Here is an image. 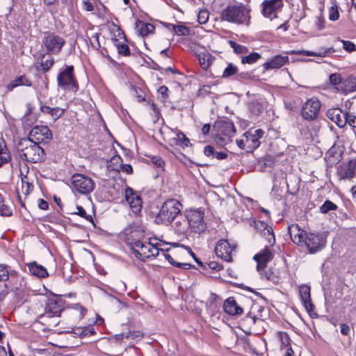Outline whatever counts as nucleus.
<instances>
[{"instance_id":"obj_1","label":"nucleus","mask_w":356,"mask_h":356,"mask_svg":"<svg viewBox=\"0 0 356 356\" xmlns=\"http://www.w3.org/2000/svg\"><path fill=\"white\" fill-rule=\"evenodd\" d=\"M20 156L28 162H41L45 159L44 149L30 138L22 139L17 145Z\"/></svg>"},{"instance_id":"obj_2","label":"nucleus","mask_w":356,"mask_h":356,"mask_svg":"<svg viewBox=\"0 0 356 356\" xmlns=\"http://www.w3.org/2000/svg\"><path fill=\"white\" fill-rule=\"evenodd\" d=\"M181 204L175 199H170L166 200L155 218V220L158 224H163L165 225L172 222L173 219L180 215Z\"/></svg>"},{"instance_id":"obj_3","label":"nucleus","mask_w":356,"mask_h":356,"mask_svg":"<svg viewBox=\"0 0 356 356\" xmlns=\"http://www.w3.org/2000/svg\"><path fill=\"white\" fill-rule=\"evenodd\" d=\"M220 19L222 21L237 24H248L250 15L245 6L242 4L230 5L221 11Z\"/></svg>"},{"instance_id":"obj_4","label":"nucleus","mask_w":356,"mask_h":356,"mask_svg":"<svg viewBox=\"0 0 356 356\" xmlns=\"http://www.w3.org/2000/svg\"><path fill=\"white\" fill-rule=\"evenodd\" d=\"M264 134V131L261 129L254 131L250 130L243 134L241 139L236 140V144L240 149H244L247 152H252L259 147L260 139L263 138Z\"/></svg>"},{"instance_id":"obj_5","label":"nucleus","mask_w":356,"mask_h":356,"mask_svg":"<svg viewBox=\"0 0 356 356\" xmlns=\"http://www.w3.org/2000/svg\"><path fill=\"white\" fill-rule=\"evenodd\" d=\"M214 127L218 129L216 140L218 143L226 145L232 141L236 128L232 121L220 120L216 122Z\"/></svg>"},{"instance_id":"obj_6","label":"nucleus","mask_w":356,"mask_h":356,"mask_svg":"<svg viewBox=\"0 0 356 356\" xmlns=\"http://www.w3.org/2000/svg\"><path fill=\"white\" fill-rule=\"evenodd\" d=\"M42 44L48 54L56 55L60 52L65 40L54 32L46 31L43 33Z\"/></svg>"},{"instance_id":"obj_7","label":"nucleus","mask_w":356,"mask_h":356,"mask_svg":"<svg viewBox=\"0 0 356 356\" xmlns=\"http://www.w3.org/2000/svg\"><path fill=\"white\" fill-rule=\"evenodd\" d=\"M57 82L60 88L76 92L79 89V83L74 74V66H67L60 71L57 76Z\"/></svg>"},{"instance_id":"obj_8","label":"nucleus","mask_w":356,"mask_h":356,"mask_svg":"<svg viewBox=\"0 0 356 356\" xmlns=\"http://www.w3.org/2000/svg\"><path fill=\"white\" fill-rule=\"evenodd\" d=\"M133 253L138 259L145 261L151 257H155L159 254V249L150 242H138Z\"/></svg>"},{"instance_id":"obj_9","label":"nucleus","mask_w":356,"mask_h":356,"mask_svg":"<svg viewBox=\"0 0 356 356\" xmlns=\"http://www.w3.org/2000/svg\"><path fill=\"white\" fill-rule=\"evenodd\" d=\"M73 188L81 194H88L95 188L94 181L88 176L75 174L72 177Z\"/></svg>"},{"instance_id":"obj_10","label":"nucleus","mask_w":356,"mask_h":356,"mask_svg":"<svg viewBox=\"0 0 356 356\" xmlns=\"http://www.w3.org/2000/svg\"><path fill=\"white\" fill-rule=\"evenodd\" d=\"M326 238L323 234L307 233L302 245H305L310 254L321 251L325 245Z\"/></svg>"},{"instance_id":"obj_11","label":"nucleus","mask_w":356,"mask_h":356,"mask_svg":"<svg viewBox=\"0 0 356 356\" xmlns=\"http://www.w3.org/2000/svg\"><path fill=\"white\" fill-rule=\"evenodd\" d=\"M321 106V102L316 98L309 99L302 107L301 115L302 118L308 121L314 120L319 114Z\"/></svg>"},{"instance_id":"obj_12","label":"nucleus","mask_w":356,"mask_h":356,"mask_svg":"<svg viewBox=\"0 0 356 356\" xmlns=\"http://www.w3.org/2000/svg\"><path fill=\"white\" fill-rule=\"evenodd\" d=\"M28 138L37 143L47 142L52 138V134L48 127L35 126L31 130Z\"/></svg>"},{"instance_id":"obj_13","label":"nucleus","mask_w":356,"mask_h":356,"mask_svg":"<svg viewBox=\"0 0 356 356\" xmlns=\"http://www.w3.org/2000/svg\"><path fill=\"white\" fill-rule=\"evenodd\" d=\"M188 220V227H191L193 232L200 233L204 231L206 226L203 222L204 213L200 211H193L186 216Z\"/></svg>"},{"instance_id":"obj_14","label":"nucleus","mask_w":356,"mask_h":356,"mask_svg":"<svg viewBox=\"0 0 356 356\" xmlns=\"http://www.w3.org/2000/svg\"><path fill=\"white\" fill-rule=\"evenodd\" d=\"M283 5V0H265L262 3L263 15L270 19L277 17V13Z\"/></svg>"},{"instance_id":"obj_15","label":"nucleus","mask_w":356,"mask_h":356,"mask_svg":"<svg viewBox=\"0 0 356 356\" xmlns=\"http://www.w3.org/2000/svg\"><path fill=\"white\" fill-rule=\"evenodd\" d=\"M327 117L338 127L342 128L347 124L348 113L338 108H330L327 111Z\"/></svg>"},{"instance_id":"obj_16","label":"nucleus","mask_w":356,"mask_h":356,"mask_svg":"<svg viewBox=\"0 0 356 356\" xmlns=\"http://www.w3.org/2000/svg\"><path fill=\"white\" fill-rule=\"evenodd\" d=\"M235 247L231 246L227 240H220L215 248L217 257L225 261H231L232 259V252Z\"/></svg>"},{"instance_id":"obj_17","label":"nucleus","mask_w":356,"mask_h":356,"mask_svg":"<svg viewBox=\"0 0 356 356\" xmlns=\"http://www.w3.org/2000/svg\"><path fill=\"white\" fill-rule=\"evenodd\" d=\"M172 227L175 234L180 236H185L189 229L188 220L186 216L181 213L173 219Z\"/></svg>"},{"instance_id":"obj_18","label":"nucleus","mask_w":356,"mask_h":356,"mask_svg":"<svg viewBox=\"0 0 356 356\" xmlns=\"http://www.w3.org/2000/svg\"><path fill=\"white\" fill-rule=\"evenodd\" d=\"M356 159H351L347 163L341 164L337 169L341 179H352L355 175Z\"/></svg>"},{"instance_id":"obj_19","label":"nucleus","mask_w":356,"mask_h":356,"mask_svg":"<svg viewBox=\"0 0 356 356\" xmlns=\"http://www.w3.org/2000/svg\"><path fill=\"white\" fill-rule=\"evenodd\" d=\"M330 81L332 84L337 86V88L338 90H341L345 92L354 91L356 88V86L351 83L350 79L342 81L338 74H332L330 76Z\"/></svg>"},{"instance_id":"obj_20","label":"nucleus","mask_w":356,"mask_h":356,"mask_svg":"<svg viewBox=\"0 0 356 356\" xmlns=\"http://www.w3.org/2000/svg\"><path fill=\"white\" fill-rule=\"evenodd\" d=\"M273 258V254L272 251L266 246L260 252L254 256V259L257 262V269L261 270L266 268V264L271 261Z\"/></svg>"},{"instance_id":"obj_21","label":"nucleus","mask_w":356,"mask_h":356,"mask_svg":"<svg viewBox=\"0 0 356 356\" xmlns=\"http://www.w3.org/2000/svg\"><path fill=\"white\" fill-rule=\"evenodd\" d=\"M125 198L134 213H137L140 211L142 207V200L140 197L133 191V189L130 188L126 189Z\"/></svg>"},{"instance_id":"obj_22","label":"nucleus","mask_w":356,"mask_h":356,"mask_svg":"<svg viewBox=\"0 0 356 356\" xmlns=\"http://www.w3.org/2000/svg\"><path fill=\"white\" fill-rule=\"evenodd\" d=\"M288 232L291 241L299 245H302L305 241V236L307 234L303 229L296 224H292L288 227Z\"/></svg>"},{"instance_id":"obj_23","label":"nucleus","mask_w":356,"mask_h":356,"mask_svg":"<svg viewBox=\"0 0 356 356\" xmlns=\"http://www.w3.org/2000/svg\"><path fill=\"white\" fill-rule=\"evenodd\" d=\"M287 63H289L288 56L276 55L264 63L263 67L265 70L279 69Z\"/></svg>"},{"instance_id":"obj_24","label":"nucleus","mask_w":356,"mask_h":356,"mask_svg":"<svg viewBox=\"0 0 356 356\" xmlns=\"http://www.w3.org/2000/svg\"><path fill=\"white\" fill-rule=\"evenodd\" d=\"M62 310L63 307L59 302L56 300L50 299L47 303L44 314L42 315L40 318L58 316Z\"/></svg>"},{"instance_id":"obj_25","label":"nucleus","mask_w":356,"mask_h":356,"mask_svg":"<svg viewBox=\"0 0 356 356\" xmlns=\"http://www.w3.org/2000/svg\"><path fill=\"white\" fill-rule=\"evenodd\" d=\"M301 300L306 310L310 313L314 310V306L312 302L310 287L308 285L302 284L299 289Z\"/></svg>"},{"instance_id":"obj_26","label":"nucleus","mask_w":356,"mask_h":356,"mask_svg":"<svg viewBox=\"0 0 356 356\" xmlns=\"http://www.w3.org/2000/svg\"><path fill=\"white\" fill-rule=\"evenodd\" d=\"M223 309L225 312L231 316L241 315L243 311L233 297H229L225 300Z\"/></svg>"},{"instance_id":"obj_27","label":"nucleus","mask_w":356,"mask_h":356,"mask_svg":"<svg viewBox=\"0 0 356 356\" xmlns=\"http://www.w3.org/2000/svg\"><path fill=\"white\" fill-rule=\"evenodd\" d=\"M141 238H143V234L139 229H134L127 233L125 242L134 250L138 244V242H142Z\"/></svg>"},{"instance_id":"obj_28","label":"nucleus","mask_w":356,"mask_h":356,"mask_svg":"<svg viewBox=\"0 0 356 356\" xmlns=\"http://www.w3.org/2000/svg\"><path fill=\"white\" fill-rule=\"evenodd\" d=\"M40 111L44 114L50 115L54 121H56L64 115L66 109L60 107L51 108L48 106L42 105L40 106Z\"/></svg>"},{"instance_id":"obj_29","label":"nucleus","mask_w":356,"mask_h":356,"mask_svg":"<svg viewBox=\"0 0 356 356\" xmlns=\"http://www.w3.org/2000/svg\"><path fill=\"white\" fill-rule=\"evenodd\" d=\"M259 271L261 273L262 279L272 282L275 284H278L280 281V277L276 269L273 270V268H266V267Z\"/></svg>"},{"instance_id":"obj_30","label":"nucleus","mask_w":356,"mask_h":356,"mask_svg":"<svg viewBox=\"0 0 356 356\" xmlns=\"http://www.w3.org/2000/svg\"><path fill=\"white\" fill-rule=\"evenodd\" d=\"M154 26L153 24L146 23L140 20H138L136 24V32L142 37L147 36L149 33L154 31Z\"/></svg>"},{"instance_id":"obj_31","label":"nucleus","mask_w":356,"mask_h":356,"mask_svg":"<svg viewBox=\"0 0 356 356\" xmlns=\"http://www.w3.org/2000/svg\"><path fill=\"white\" fill-rule=\"evenodd\" d=\"M342 154V150L339 146L333 145L326 152L325 159L328 162L334 163L339 161Z\"/></svg>"},{"instance_id":"obj_32","label":"nucleus","mask_w":356,"mask_h":356,"mask_svg":"<svg viewBox=\"0 0 356 356\" xmlns=\"http://www.w3.org/2000/svg\"><path fill=\"white\" fill-rule=\"evenodd\" d=\"M28 266L30 273L35 276L45 278L49 275L47 269L44 266L37 264L35 261L30 263Z\"/></svg>"},{"instance_id":"obj_33","label":"nucleus","mask_w":356,"mask_h":356,"mask_svg":"<svg viewBox=\"0 0 356 356\" xmlns=\"http://www.w3.org/2000/svg\"><path fill=\"white\" fill-rule=\"evenodd\" d=\"M255 225L256 228H258V226L260 225V228L264 229V236L266 238V240L270 245H273L275 242V238L273 228L271 227H268L267 224L261 221L255 222Z\"/></svg>"},{"instance_id":"obj_34","label":"nucleus","mask_w":356,"mask_h":356,"mask_svg":"<svg viewBox=\"0 0 356 356\" xmlns=\"http://www.w3.org/2000/svg\"><path fill=\"white\" fill-rule=\"evenodd\" d=\"M204 153L207 156L216 158L218 160H222L227 157V154L225 152H217L211 145H207L204 147Z\"/></svg>"},{"instance_id":"obj_35","label":"nucleus","mask_w":356,"mask_h":356,"mask_svg":"<svg viewBox=\"0 0 356 356\" xmlns=\"http://www.w3.org/2000/svg\"><path fill=\"white\" fill-rule=\"evenodd\" d=\"M11 159L10 154L8 151L5 141L0 139V166L8 163Z\"/></svg>"},{"instance_id":"obj_36","label":"nucleus","mask_w":356,"mask_h":356,"mask_svg":"<svg viewBox=\"0 0 356 356\" xmlns=\"http://www.w3.org/2000/svg\"><path fill=\"white\" fill-rule=\"evenodd\" d=\"M214 58L209 53H203L199 55V62L201 67L204 70H207L212 64Z\"/></svg>"},{"instance_id":"obj_37","label":"nucleus","mask_w":356,"mask_h":356,"mask_svg":"<svg viewBox=\"0 0 356 356\" xmlns=\"http://www.w3.org/2000/svg\"><path fill=\"white\" fill-rule=\"evenodd\" d=\"M31 81L26 76H20L8 85V90H13L19 86H31Z\"/></svg>"},{"instance_id":"obj_38","label":"nucleus","mask_w":356,"mask_h":356,"mask_svg":"<svg viewBox=\"0 0 356 356\" xmlns=\"http://www.w3.org/2000/svg\"><path fill=\"white\" fill-rule=\"evenodd\" d=\"M122 164V158L118 156H113L110 161L108 163V168L110 170L117 171L120 172V168Z\"/></svg>"},{"instance_id":"obj_39","label":"nucleus","mask_w":356,"mask_h":356,"mask_svg":"<svg viewBox=\"0 0 356 356\" xmlns=\"http://www.w3.org/2000/svg\"><path fill=\"white\" fill-rule=\"evenodd\" d=\"M73 332L81 338H83L87 336L92 335L95 333L94 328L92 327H78L74 329Z\"/></svg>"},{"instance_id":"obj_40","label":"nucleus","mask_w":356,"mask_h":356,"mask_svg":"<svg viewBox=\"0 0 356 356\" xmlns=\"http://www.w3.org/2000/svg\"><path fill=\"white\" fill-rule=\"evenodd\" d=\"M238 72V67L233 63H229L227 66L225 68L222 77L227 79L233 75L236 74Z\"/></svg>"},{"instance_id":"obj_41","label":"nucleus","mask_w":356,"mask_h":356,"mask_svg":"<svg viewBox=\"0 0 356 356\" xmlns=\"http://www.w3.org/2000/svg\"><path fill=\"white\" fill-rule=\"evenodd\" d=\"M249 110L252 114L257 116L262 113L264 108L261 103L257 101H253L249 104Z\"/></svg>"},{"instance_id":"obj_42","label":"nucleus","mask_w":356,"mask_h":356,"mask_svg":"<svg viewBox=\"0 0 356 356\" xmlns=\"http://www.w3.org/2000/svg\"><path fill=\"white\" fill-rule=\"evenodd\" d=\"M172 30L177 35L180 36H187L191 33L190 29L183 24L172 26Z\"/></svg>"},{"instance_id":"obj_43","label":"nucleus","mask_w":356,"mask_h":356,"mask_svg":"<svg viewBox=\"0 0 356 356\" xmlns=\"http://www.w3.org/2000/svg\"><path fill=\"white\" fill-rule=\"evenodd\" d=\"M332 6L329 8V19L336 21L339 17V7L336 1H333Z\"/></svg>"},{"instance_id":"obj_44","label":"nucleus","mask_w":356,"mask_h":356,"mask_svg":"<svg viewBox=\"0 0 356 356\" xmlns=\"http://www.w3.org/2000/svg\"><path fill=\"white\" fill-rule=\"evenodd\" d=\"M261 58V55L257 52H252L248 56H243L241 58V62L243 64H253L256 63Z\"/></svg>"},{"instance_id":"obj_45","label":"nucleus","mask_w":356,"mask_h":356,"mask_svg":"<svg viewBox=\"0 0 356 356\" xmlns=\"http://www.w3.org/2000/svg\"><path fill=\"white\" fill-rule=\"evenodd\" d=\"M143 333L140 331H129L127 333H122L118 339H122V338H127V339H131L134 340H138L143 337Z\"/></svg>"},{"instance_id":"obj_46","label":"nucleus","mask_w":356,"mask_h":356,"mask_svg":"<svg viewBox=\"0 0 356 356\" xmlns=\"http://www.w3.org/2000/svg\"><path fill=\"white\" fill-rule=\"evenodd\" d=\"M115 45L118 49L119 54L124 56L130 55V49L127 44L120 43L117 39H115Z\"/></svg>"},{"instance_id":"obj_47","label":"nucleus","mask_w":356,"mask_h":356,"mask_svg":"<svg viewBox=\"0 0 356 356\" xmlns=\"http://www.w3.org/2000/svg\"><path fill=\"white\" fill-rule=\"evenodd\" d=\"M337 209V206L330 200H326L320 207V211L322 213H327L330 211Z\"/></svg>"},{"instance_id":"obj_48","label":"nucleus","mask_w":356,"mask_h":356,"mask_svg":"<svg viewBox=\"0 0 356 356\" xmlns=\"http://www.w3.org/2000/svg\"><path fill=\"white\" fill-rule=\"evenodd\" d=\"M12 209L4 204L2 195L0 193V215L5 216H12Z\"/></svg>"},{"instance_id":"obj_49","label":"nucleus","mask_w":356,"mask_h":356,"mask_svg":"<svg viewBox=\"0 0 356 356\" xmlns=\"http://www.w3.org/2000/svg\"><path fill=\"white\" fill-rule=\"evenodd\" d=\"M9 279V266L5 264L0 265V281L6 282Z\"/></svg>"},{"instance_id":"obj_50","label":"nucleus","mask_w":356,"mask_h":356,"mask_svg":"<svg viewBox=\"0 0 356 356\" xmlns=\"http://www.w3.org/2000/svg\"><path fill=\"white\" fill-rule=\"evenodd\" d=\"M290 54H298V55H304L307 56H323L324 54L322 53H315L314 51H309L306 50H301V51H290L288 52Z\"/></svg>"},{"instance_id":"obj_51","label":"nucleus","mask_w":356,"mask_h":356,"mask_svg":"<svg viewBox=\"0 0 356 356\" xmlns=\"http://www.w3.org/2000/svg\"><path fill=\"white\" fill-rule=\"evenodd\" d=\"M231 47L236 54H246L248 51V49L245 46H243L236 43L235 42H229Z\"/></svg>"},{"instance_id":"obj_52","label":"nucleus","mask_w":356,"mask_h":356,"mask_svg":"<svg viewBox=\"0 0 356 356\" xmlns=\"http://www.w3.org/2000/svg\"><path fill=\"white\" fill-rule=\"evenodd\" d=\"M77 211L74 212V214L79 215V216L83 218L88 222H92V217L91 215H88L84 210V209L81 206L76 207Z\"/></svg>"},{"instance_id":"obj_53","label":"nucleus","mask_w":356,"mask_h":356,"mask_svg":"<svg viewBox=\"0 0 356 356\" xmlns=\"http://www.w3.org/2000/svg\"><path fill=\"white\" fill-rule=\"evenodd\" d=\"M209 13L207 10H201L197 15V22L200 24H205L209 19Z\"/></svg>"},{"instance_id":"obj_54","label":"nucleus","mask_w":356,"mask_h":356,"mask_svg":"<svg viewBox=\"0 0 356 356\" xmlns=\"http://www.w3.org/2000/svg\"><path fill=\"white\" fill-rule=\"evenodd\" d=\"M177 140L179 141L180 144L184 147H188L190 144V140L185 134L182 132H179L177 135Z\"/></svg>"},{"instance_id":"obj_55","label":"nucleus","mask_w":356,"mask_h":356,"mask_svg":"<svg viewBox=\"0 0 356 356\" xmlns=\"http://www.w3.org/2000/svg\"><path fill=\"white\" fill-rule=\"evenodd\" d=\"M54 58H49L41 63L42 70L44 72L48 71L54 64Z\"/></svg>"},{"instance_id":"obj_56","label":"nucleus","mask_w":356,"mask_h":356,"mask_svg":"<svg viewBox=\"0 0 356 356\" xmlns=\"http://www.w3.org/2000/svg\"><path fill=\"white\" fill-rule=\"evenodd\" d=\"M151 162L152 164H154L155 166L158 168L163 167L164 165V161L163 159L158 156H154L151 158Z\"/></svg>"},{"instance_id":"obj_57","label":"nucleus","mask_w":356,"mask_h":356,"mask_svg":"<svg viewBox=\"0 0 356 356\" xmlns=\"http://www.w3.org/2000/svg\"><path fill=\"white\" fill-rule=\"evenodd\" d=\"M122 171L123 172H126L127 174L131 175L133 173V168L130 164H122L120 171Z\"/></svg>"},{"instance_id":"obj_58","label":"nucleus","mask_w":356,"mask_h":356,"mask_svg":"<svg viewBox=\"0 0 356 356\" xmlns=\"http://www.w3.org/2000/svg\"><path fill=\"white\" fill-rule=\"evenodd\" d=\"M74 309L77 310L79 312V318H82L85 314H86V309L80 305L79 304H76L74 307Z\"/></svg>"},{"instance_id":"obj_59","label":"nucleus","mask_w":356,"mask_h":356,"mask_svg":"<svg viewBox=\"0 0 356 356\" xmlns=\"http://www.w3.org/2000/svg\"><path fill=\"white\" fill-rule=\"evenodd\" d=\"M347 123L351 127L356 128V115H353L351 113H348Z\"/></svg>"},{"instance_id":"obj_60","label":"nucleus","mask_w":356,"mask_h":356,"mask_svg":"<svg viewBox=\"0 0 356 356\" xmlns=\"http://www.w3.org/2000/svg\"><path fill=\"white\" fill-rule=\"evenodd\" d=\"M99 33H95L93 36L94 42L91 41V45L95 49H97L100 47V43L99 41Z\"/></svg>"},{"instance_id":"obj_61","label":"nucleus","mask_w":356,"mask_h":356,"mask_svg":"<svg viewBox=\"0 0 356 356\" xmlns=\"http://www.w3.org/2000/svg\"><path fill=\"white\" fill-rule=\"evenodd\" d=\"M83 7L86 11H92L94 6L89 0L83 1Z\"/></svg>"},{"instance_id":"obj_62","label":"nucleus","mask_w":356,"mask_h":356,"mask_svg":"<svg viewBox=\"0 0 356 356\" xmlns=\"http://www.w3.org/2000/svg\"><path fill=\"white\" fill-rule=\"evenodd\" d=\"M341 328V333L345 336H347L349 334L350 332V327L345 323H342L340 325Z\"/></svg>"},{"instance_id":"obj_63","label":"nucleus","mask_w":356,"mask_h":356,"mask_svg":"<svg viewBox=\"0 0 356 356\" xmlns=\"http://www.w3.org/2000/svg\"><path fill=\"white\" fill-rule=\"evenodd\" d=\"M33 186L29 182H26L25 186L24 185L22 186V189L24 191V193L26 195L29 194L30 192L33 190Z\"/></svg>"},{"instance_id":"obj_64","label":"nucleus","mask_w":356,"mask_h":356,"mask_svg":"<svg viewBox=\"0 0 356 356\" xmlns=\"http://www.w3.org/2000/svg\"><path fill=\"white\" fill-rule=\"evenodd\" d=\"M343 48L348 51H351L354 49V47H355V44L350 42V41H343Z\"/></svg>"}]
</instances>
